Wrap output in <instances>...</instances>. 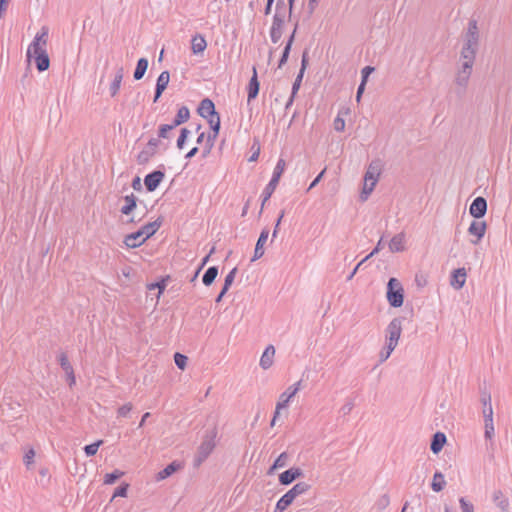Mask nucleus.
Masks as SVG:
<instances>
[{
	"label": "nucleus",
	"mask_w": 512,
	"mask_h": 512,
	"mask_svg": "<svg viewBox=\"0 0 512 512\" xmlns=\"http://www.w3.org/2000/svg\"><path fill=\"white\" fill-rule=\"evenodd\" d=\"M301 381L289 386L279 397L278 409H283L288 406L290 400L297 394L300 389Z\"/></svg>",
	"instance_id": "obj_11"
},
{
	"label": "nucleus",
	"mask_w": 512,
	"mask_h": 512,
	"mask_svg": "<svg viewBox=\"0 0 512 512\" xmlns=\"http://www.w3.org/2000/svg\"><path fill=\"white\" fill-rule=\"evenodd\" d=\"M481 402L483 404V408L484 407H488V405L491 404V395H490V393H488L487 391H482L481 392Z\"/></svg>",
	"instance_id": "obj_61"
},
{
	"label": "nucleus",
	"mask_w": 512,
	"mask_h": 512,
	"mask_svg": "<svg viewBox=\"0 0 512 512\" xmlns=\"http://www.w3.org/2000/svg\"><path fill=\"white\" fill-rule=\"evenodd\" d=\"M214 252H215V247H212V249L210 250L209 254L203 258V260H202V263H201L200 267L197 269V271L195 272V274H194V276H193V278H192V281H194V280L197 278V276H198V274H199L200 270H201V269L204 267V265L208 262L210 255H211V254H213Z\"/></svg>",
	"instance_id": "obj_57"
},
{
	"label": "nucleus",
	"mask_w": 512,
	"mask_h": 512,
	"mask_svg": "<svg viewBox=\"0 0 512 512\" xmlns=\"http://www.w3.org/2000/svg\"><path fill=\"white\" fill-rule=\"evenodd\" d=\"M170 81V73L169 71H163L157 78L156 87H155V95L154 102H157L161 97L162 93L167 88Z\"/></svg>",
	"instance_id": "obj_13"
},
{
	"label": "nucleus",
	"mask_w": 512,
	"mask_h": 512,
	"mask_svg": "<svg viewBox=\"0 0 512 512\" xmlns=\"http://www.w3.org/2000/svg\"><path fill=\"white\" fill-rule=\"evenodd\" d=\"M494 504L500 509L501 512H508L509 500L504 496L501 490H495L492 495Z\"/></svg>",
	"instance_id": "obj_23"
},
{
	"label": "nucleus",
	"mask_w": 512,
	"mask_h": 512,
	"mask_svg": "<svg viewBox=\"0 0 512 512\" xmlns=\"http://www.w3.org/2000/svg\"><path fill=\"white\" fill-rule=\"evenodd\" d=\"M148 68V60L146 58H140L137 61L136 68L134 70L133 77L135 80H141L145 75Z\"/></svg>",
	"instance_id": "obj_33"
},
{
	"label": "nucleus",
	"mask_w": 512,
	"mask_h": 512,
	"mask_svg": "<svg viewBox=\"0 0 512 512\" xmlns=\"http://www.w3.org/2000/svg\"><path fill=\"white\" fill-rule=\"evenodd\" d=\"M303 475L300 468H290L279 475V482L282 485H289Z\"/></svg>",
	"instance_id": "obj_15"
},
{
	"label": "nucleus",
	"mask_w": 512,
	"mask_h": 512,
	"mask_svg": "<svg viewBox=\"0 0 512 512\" xmlns=\"http://www.w3.org/2000/svg\"><path fill=\"white\" fill-rule=\"evenodd\" d=\"M146 240L142 234L137 230L125 236L123 243L127 248H137L141 246Z\"/></svg>",
	"instance_id": "obj_17"
},
{
	"label": "nucleus",
	"mask_w": 512,
	"mask_h": 512,
	"mask_svg": "<svg viewBox=\"0 0 512 512\" xmlns=\"http://www.w3.org/2000/svg\"><path fill=\"white\" fill-rule=\"evenodd\" d=\"M405 236L403 233L396 234L389 242V249L391 252H401L404 247Z\"/></svg>",
	"instance_id": "obj_26"
},
{
	"label": "nucleus",
	"mask_w": 512,
	"mask_h": 512,
	"mask_svg": "<svg viewBox=\"0 0 512 512\" xmlns=\"http://www.w3.org/2000/svg\"><path fill=\"white\" fill-rule=\"evenodd\" d=\"M206 119L208 120L211 130L216 133H219L220 125H221L219 113L216 112V115L208 116V118H206Z\"/></svg>",
	"instance_id": "obj_41"
},
{
	"label": "nucleus",
	"mask_w": 512,
	"mask_h": 512,
	"mask_svg": "<svg viewBox=\"0 0 512 512\" xmlns=\"http://www.w3.org/2000/svg\"><path fill=\"white\" fill-rule=\"evenodd\" d=\"M180 467H181V465L178 462L173 461L172 463L167 465L163 470H161L157 473L156 479L158 481L164 480V479L168 478L169 476H171L173 473H175L177 470H179Z\"/></svg>",
	"instance_id": "obj_27"
},
{
	"label": "nucleus",
	"mask_w": 512,
	"mask_h": 512,
	"mask_svg": "<svg viewBox=\"0 0 512 512\" xmlns=\"http://www.w3.org/2000/svg\"><path fill=\"white\" fill-rule=\"evenodd\" d=\"M298 27H299V22H298V20H297V21L295 22V24H294V29H293V31H292V33H291V35L289 36V38H288L287 43H286V45H285V46H287V47H289V48H291V47H292L293 42H294V40H295L296 32H297V30H298Z\"/></svg>",
	"instance_id": "obj_58"
},
{
	"label": "nucleus",
	"mask_w": 512,
	"mask_h": 512,
	"mask_svg": "<svg viewBox=\"0 0 512 512\" xmlns=\"http://www.w3.org/2000/svg\"><path fill=\"white\" fill-rule=\"evenodd\" d=\"M138 198L131 193L124 197L125 204L121 207L120 211L124 215H130L132 211L137 207Z\"/></svg>",
	"instance_id": "obj_25"
},
{
	"label": "nucleus",
	"mask_w": 512,
	"mask_h": 512,
	"mask_svg": "<svg viewBox=\"0 0 512 512\" xmlns=\"http://www.w3.org/2000/svg\"><path fill=\"white\" fill-rule=\"evenodd\" d=\"M483 416H484V422L489 423L493 422V408L492 404H489L488 407L483 408Z\"/></svg>",
	"instance_id": "obj_52"
},
{
	"label": "nucleus",
	"mask_w": 512,
	"mask_h": 512,
	"mask_svg": "<svg viewBox=\"0 0 512 512\" xmlns=\"http://www.w3.org/2000/svg\"><path fill=\"white\" fill-rule=\"evenodd\" d=\"M494 436L493 422L485 423V438L491 439Z\"/></svg>",
	"instance_id": "obj_59"
},
{
	"label": "nucleus",
	"mask_w": 512,
	"mask_h": 512,
	"mask_svg": "<svg viewBox=\"0 0 512 512\" xmlns=\"http://www.w3.org/2000/svg\"><path fill=\"white\" fill-rule=\"evenodd\" d=\"M377 182L371 180H364L363 189L360 194V198L362 201H366L369 195L372 193Z\"/></svg>",
	"instance_id": "obj_38"
},
{
	"label": "nucleus",
	"mask_w": 512,
	"mask_h": 512,
	"mask_svg": "<svg viewBox=\"0 0 512 512\" xmlns=\"http://www.w3.org/2000/svg\"><path fill=\"white\" fill-rule=\"evenodd\" d=\"M290 51H291V48H289L287 46L284 47L282 56H281V58L279 60V63H278V68H281L283 65L286 64V62H287V60L289 58Z\"/></svg>",
	"instance_id": "obj_56"
},
{
	"label": "nucleus",
	"mask_w": 512,
	"mask_h": 512,
	"mask_svg": "<svg viewBox=\"0 0 512 512\" xmlns=\"http://www.w3.org/2000/svg\"><path fill=\"white\" fill-rule=\"evenodd\" d=\"M476 52V49L463 47L461 50V59L463 60L462 64H468L470 67H473Z\"/></svg>",
	"instance_id": "obj_31"
},
{
	"label": "nucleus",
	"mask_w": 512,
	"mask_h": 512,
	"mask_svg": "<svg viewBox=\"0 0 512 512\" xmlns=\"http://www.w3.org/2000/svg\"><path fill=\"white\" fill-rule=\"evenodd\" d=\"M288 454L286 452H282L274 461L273 468H283L287 465Z\"/></svg>",
	"instance_id": "obj_46"
},
{
	"label": "nucleus",
	"mask_w": 512,
	"mask_h": 512,
	"mask_svg": "<svg viewBox=\"0 0 512 512\" xmlns=\"http://www.w3.org/2000/svg\"><path fill=\"white\" fill-rule=\"evenodd\" d=\"M381 168L379 162H372L370 163L365 176L364 180H371L374 182L378 181V178L380 176Z\"/></svg>",
	"instance_id": "obj_28"
},
{
	"label": "nucleus",
	"mask_w": 512,
	"mask_h": 512,
	"mask_svg": "<svg viewBox=\"0 0 512 512\" xmlns=\"http://www.w3.org/2000/svg\"><path fill=\"white\" fill-rule=\"evenodd\" d=\"M310 488H311V486L308 483H306V482H298L289 491H287L280 498V500L283 502V504L286 505V507H288L289 505L292 504V502L294 501V499L297 496L306 493Z\"/></svg>",
	"instance_id": "obj_6"
},
{
	"label": "nucleus",
	"mask_w": 512,
	"mask_h": 512,
	"mask_svg": "<svg viewBox=\"0 0 512 512\" xmlns=\"http://www.w3.org/2000/svg\"><path fill=\"white\" fill-rule=\"evenodd\" d=\"M274 355H275L274 346L268 345L260 358V366L262 369L267 370L272 366Z\"/></svg>",
	"instance_id": "obj_21"
},
{
	"label": "nucleus",
	"mask_w": 512,
	"mask_h": 512,
	"mask_svg": "<svg viewBox=\"0 0 512 512\" xmlns=\"http://www.w3.org/2000/svg\"><path fill=\"white\" fill-rule=\"evenodd\" d=\"M353 407H354V403H353L352 401H348V402H346V403L342 406V408H341V412H342L344 415H347V414H349V413L352 411Z\"/></svg>",
	"instance_id": "obj_64"
},
{
	"label": "nucleus",
	"mask_w": 512,
	"mask_h": 512,
	"mask_svg": "<svg viewBox=\"0 0 512 512\" xmlns=\"http://www.w3.org/2000/svg\"><path fill=\"white\" fill-rule=\"evenodd\" d=\"M285 167H286V162L284 159L280 158L274 168V171H273V175H272V178L271 180L279 183V180L285 170Z\"/></svg>",
	"instance_id": "obj_37"
},
{
	"label": "nucleus",
	"mask_w": 512,
	"mask_h": 512,
	"mask_svg": "<svg viewBox=\"0 0 512 512\" xmlns=\"http://www.w3.org/2000/svg\"><path fill=\"white\" fill-rule=\"evenodd\" d=\"M175 127L172 124H162L159 126L158 138L169 139L170 133Z\"/></svg>",
	"instance_id": "obj_42"
},
{
	"label": "nucleus",
	"mask_w": 512,
	"mask_h": 512,
	"mask_svg": "<svg viewBox=\"0 0 512 512\" xmlns=\"http://www.w3.org/2000/svg\"><path fill=\"white\" fill-rule=\"evenodd\" d=\"M123 76H124V68L122 66L117 67L115 75H114V79L111 82L110 87H109L111 97H115L118 94L120 87H121L122 80H123Z\"/></svg>",
	"instance_id": "obj_18"
},
{
	"label": "nucleus",
	"mask_w": 512,
	"mask_h": 512,
	"mask_svg": "<svg viewBox=\"0 0 512 512\" xmlns=\"http://www.w3.org/2000/svg\"><path fill=\"white\" fill-rule=\"evenodd\" d=\"M459 503L462 512H474L473 505L467 502L464 498H460Z\"/></svg>",
	"instance_id": "obj_53"
},
{
	"label": "nucleus",
	"mask_w": 512,
	"mask_h": 512,
	"mask_svg": "<svg viewBox=\"0 0 512 512\" xmlns=\"http://www.w3.org/2000/svg\"><path fill=\"white\" fill-rule=\"evenodd\" d=\"M303 75H304V73H302V72L298 73V75H297V77H296V79H295V81H294V83L292 85V93H293V95L297 94V92H298V90L300 88L302 79H303Z\"/></svg>",
	"instance_id": "obj_54"
},
{
	"label": "nucleus",
	"mask_w": 512,
	"mask_h": 512,
	"mask_svg": "<svg viewBox=\"0 0 512 512\" xmlns=\"http://www.w3.org/2000/svg\"><path fill=\"white\" fill-rule=\"evenodd\" d=\"M190 118V111L186 106H181L178 109V112L171 123L174 127H177L185 122H187Z\"/></svg>",
	"instance_id": "obj_29"
},
{
	"label": "nucleus",
	"mask_w": 512,
	"mask_h": 512,
	"mask_svg": "<svg viewBox=\"0 0 512 512\" xmlns=\"http://www.w3.org/2000/svg\"><path fill=\"white\" fill-rule=\"evenodd\" d=\"M207 47L205 38L201 35H196L192 38L191 49L194 54L202 53Z\"/></svg>",
	"instance_id": "obj_30"
},
{
	"label": "nucleus",
	"mask_w": 512,
	"mask_h": 512,
	"mask_svg": "<svg viewBox=\"0 0 512 512\" xmlns=\"http://www.w3.org/2000/svg\"><path fill=\"white\" fill-rule=\"evenodd\" d=\"M123 475H124L123 471L115 469L113 472L105 474L103 483L105 485H111V484L115 483Z\"/></svg>",
	"instance_id": "obj_39"
},
{
	"label": "nucleus",
	"mask_w": 512,
	"mask_h": 512,
	"mask_svg": "<svg viewBox=\"0 0 512 512\" xmlns=\"http://www.w3.org/2000/svg\"><path fill=\"white\" fill-rule=\"evenodd\" d=\"M277 185H278L277 182H275L273 180H270L269 183L264 188V190L262 192V195H261L262 196V208H261V210L263 209V206L265 205V203L270 199V197L274 193Z\"/></svg>",
	"instance_id": "obj_36"
},
{
	"label": "nucleus",
	"mask_w": 512,
	"mask_h": 512,
	"mask_svg": "<svg viewBox=\"0 0 512 512\" xmlns=\"http://www.w3.org/2000/svg\"><path fill=\"white\" fill-rule=\"evenodd\" d=\"M467 278V271L464 267L455 269L450 277V285L455 290H460L465 285Z\"/></svg>",
	"instance_id": "obj_12"
},
{
	"label": "nucleus",
	"mask_w": 512,
	"mask_h": 512,
	"mask_svg": "<svg viewBox=\"0 0 512 512\" xmlns=\"http://www.w3.org/2000/svg\"><path fill=\"white\" fill-rule=\"evenodd\" d=\"M174 361H175L176 366H177L180 370H184V369L186 368L188 358H187V356H185L184 354H181V353H179V352H176V353L174 354Z\"/></svg>",
	"instance_id": "obj_44"
},
{
	"label": "nucleus",
	"mask_w": 512,
	"mask_h": 512,
	"mask_svg": "<svg viewBox=\"0 0 512 512\" xmlns=\"http://www.w3.org/2000/svg\"><path fill=\"white\" fill-rule=\"evenodd\" d=\"M288 13H274L270 28V38L273 43H278L282 37L285 21Z\"/></svg>",
	"instance_id": "obj_5"
},
{
	"label": "nucleus",
	"mask_w": 512,
	"mask_h": 512,
	"mask_svg": "<svg viewBox=\"0 0 512 512\" xmlns=\"http://www.w3.org/2000/svg\"><path fill=\"white\" fill-rule=\"evenodd\" d=\"M198 113L203 118H208V116L216 115L215 105L212 100L209 98H205L201 101Z\"/></svg>",
	"instance_id": "obj_20"
},
{
	"label": "nucleus",
	"mask_w": 512,
	"mask_h": 512,
	"mask_svg": "<svg viewBox=\"0 0 512 512\" xmlns=\"http://www.w3.org/2000/svg\"><path fill=\"white\" fill-rule=\"evenodd\" d=\"M129 488L128 483H122L113 493L112 499L116 497H126Z\"/></svg>",
	"instance_id": "obj_49"
},
{
	"label": "nucleus",
	"mask_w": 512,
	"mask_h": 512,
	"mask_svg": "<svg viewBox=\"0 0 512 512\" xmlns=\"http://www.w3.org/2000/svg\"><path fill=\"white\" fill-rule=\"evenodd\" d=\"M284 215H285V211H284V210H282V211H281V213H280V215H279V217H278V219H277V221H276V224H275V227H274V230H273V233H272V240H273L274 238H276V236H277V233H278V231H279V226H280V223H281V221H282V219H283Z\"/></svg>",
	"instance_id": "obj_62"
},
{
	"label": "nucleus",
	"mask_w": 512,
	"mask_h": 512,
	"mask_svg": "<svg viewBox=\"0 0 512 512\" xmlns=\"http://www.w3.org/2000/svg\"><path fill=\"white\" fill-rule=\"evenodd\" d=\"M333 127L336 131L342 132L345 129V120L341 117V112L337 115V117L334 119Z\"/></svg>",
	"instance_id": "obj_50"
},
{
	"label": "nucleus",
	"mask_w": 512,
	"mask_h": 512,
	"mask_svg": "<svg viewBox=\"0 0 512 512\" xmlns=\"http://www.w3.org/2000/svg\"><path fill=\"white\" fill-rule=\"evenodd\" d=\"M402 332V319L394 318L386 328V340L390 350H394L398 344Z\"/></svg>",
	"instance_id": "obj_4"
},
{
	"label": "nucleus",
	"mask_w": 512,
	"mask_h": 512,
	"mask_svg": "<svg viewBox=\"0 0 512 512\" xmlns=\"http://www.w3.org/2000/svg\"><path fill=\"white\" fill-rule=\"evenodd\" d=\"M161 220L160 219H157L153 222H149L145 225H143L140 229H139V232L142 234V236L144 237L145 240L149 239L150 237H152L157 231L158 229L160 228L161 226Z\"/></svg>",
	"instance_id": "obj_22"
},
{
	"label": "nucleus",
	"mask_w": 512,
	"mask_h": 512,
	"mask_svg": "<svg viewBox=\"0 0 512 512\" xmlns=\"http://www.w3.org/2000/svg\"><path fill=\"white\" fill-rule=\"evenodd\" d=\"M189 134H190V131L187 128H182L180 130V135L177 139V148L178 149H183Z\"/></svg>",
	"instance_id": "obj_47"
},
{
	"label": "nucleus",
	"mask_w": 512,
	"mask_h": 512,
	"mask_svg": "<svg viewBox=\"0 0 512 512\" xmlns=\"http://www.w3.org/2000/svg\"><path fill=\"white\" fill-rule=\"evenodd\" d=\"M165 173L161 170H155L147 174L144 178V184L148 192H153L163 181Z\"/></svg>",
	"instance_id": "obj_8"
},
{
	"label": "nucleus",
	"mask_w": 512,
	"mask_h": 512,
	"mask_svg": "<svg viewBox=\"0 0 512 512\" xmlns=\"http://www.w3.org/2000/svg\"><path fill=\"white\" fill-rule=\"evenodd\" d=\"M486 229H487V225H486L485 221H477V220L472 221L468 228V233L472 236H475L476 239L471 240V242L475 245L478 244L481 241V239L484 237Z\"/></svg>",
	"instance_id": "obj_10"
},
{
	"label": "nucleus",
	"mask_w": 512,
	"mask_h": 512,
	"mask_svg": "<svg viewBox=\"0 0 512 512\" xmlns=\"http://www.w3.org/2000/svg\"><path fill=\"white\" fill-rule=\"evenodd\" d=\"M237 274V268L234 267L225 277L224 285L225 289H229L235 279V276Z\"/></svg>",
	"instance_id": "obj_51"
},
{
	"label": "nucleus",
	"mask_w": 512,
	"mask_h": 512,
	"mask_svg": "<svg viewBox=\"0 0 512 512\" xmlns=\"http://www.w3.org/2000/svg\"><path fill=\"white\" fill-rule=\"evenodd\" d=\"M58 361H59L61 368L63 369V371L65 373H71V369L73 367H72L71 363L69 362L66 353H64V352L60 353L58 356Z\"/></svg>",
	"instance_id": "obj_43"
},
{
	"label": "nucleus",
	"mask_w": 512,
	"mask_h": 512,
	"mask_svg": "<svg viewBox=\"0 0 512 512\" xmlns=\"http://www.w3.org/2000/svg\"><path fill=\"white\" fill-rule=\"evenodd\" d=\"M445 485L446 481L444 479V475L439 471L435 472L431 483L432 490L435 492H440L444 489Z\"/></svg>",
	"instance_id": "obj_34"
},
{
	"label": "nucleus",
	"mask_w": 512,
	"mask_h": 512,
	"mask_svg": "<svg viewBox=\"0 0 512 512\" xmlns=\"http://www.w3.org/2000/svg\"><path fill=\"white\" fill-rule=\"evenodd\" d=\"M268 236H269V230H268V228H264L261 231L260 236L256 242L254 255L251 259L252 262L260 259L264 255V245L268 239Z\"/></svg>",
	"instance_id": "obj_14"
},
{
	"label": "nucleus",
	"mask_w": 512,
	"mask_h": 512,
	"mask_svg": "<svg viewBox=\"0 0 512 512\" xmlns=\"http://www.w3.org/2000/svg\"><path fill=\"white\" fill-rule=\"evenodd\" d=\"M259 87H260V84H259V81H258V78H257L256 68L253 67V76L251 77V79L249 81V84H248V87H247V90H248V97H247L248 103L251 102L253 99H255L258 96Z\"/></svg>",
	"instance_id": "obj_19"
},
{
	"label": "nucleus",
	"mask_w": 512,
	"mask_h": 512,
	"mask_svg": "<svg viewBox=\"0 0 512 512\" xmlns=\"http://www.w3.org/2000/svg\"><path fill=\"white\" fill-rule=\"evenodd\" d=\"M133 406L131 403H126L124 405H122L119 409H118V416L120 417H126L129 412L132 410Z\"/></svg>",
	"instance_id": "obj_55"
},
{
	"label": "nucleus",
	"mask_w": 512,
	"mask_h": 512,
	"mask_svg": "<svg viewBox=\"0 0 512 512\" xmlns=\"http://www.w3.org/2000/svg\"><path fill=\"white\" fill-rule=\"evenodd\" d=\"M479 44V31L476 20H470L468 23V29L465 36V43L463 47L478 49Z\"/></svg>",
	"instance_id": "obj_7"
},
{
	"label": "nucleus",
	"mask_w": 512,
	"mask_h": 512,
	"mask_svg": "<svg viewBox=\"0 0 512 512\" xmlns=\"http://www.w3.org/2000/svg\"><path fill=\"white\" fill-rule=\"evenodd\" d=\"M487 212V201L484 197H476L470 205L469 213L474 218H482Z\"/></svg>",
	"instance_id": "obj_9"
},
{
	"label": "nucleus",
	"mask_w": 512,
	"mask_h": 512,
	"mask_svg": "<svg viewBox=\"0 0 512 512\" xmlns=\"http://www.w3.org/2000/svg\"><path fill=\"white\" fill-rule=\"evenodd\" d=\"M218 275V268L216 266L209 267L202 277V282L205 286H210Z\"/></svg>",
	"instance_id": "obj_35"
},
{
	"label": "nucleus",
	"mask_w": 512,
	"mask_h": 512,
	"mask_svg": "<svg viewBox=\"0 0 512 512\" xmlns=\"http://www.w3.org/2000/svg\"><path fill=\"white\" fill-rule=\"evenodd\" d=\"M472 68L473 67H470L468 64L461 65V68L459 69L455 78V83L458 86L462 88H465L467 86L469 78L471 76Z\"/></svg>",
	"instance_id": "obj_16"
},
{
	"label": "nucleus",
	"mask_w": 512,
	"mask_h": 512,
	"mask_svg": "<svg viewBox=\"0 0 512 512\" xmlns=\"http://www.w3.org/2000/svg\"><path fill=\"white\" fill-rule=\"evenodd\" d=\"M387 301L394 308L401 307L404 301V289L400 281L396 278H390L387 283Z\"/></svg>",
	"instance_id": "obj_3"
},
{
	"label": "nucleus",
	"mask_w": 512,
	"mask_h": 512,
	"mask_svg": "<svg viewBox=\"0 0 512 512\" xmlns=\"http://www.w3.org/2000/svg\"><path fill=\"white\" fill-rule=\"evenodd\" d=\"M48 36L49 28L42 26L27 48V60L31 61V59L34 58L36 68L39 72L48 70L50 66V58L47 53Z\"/></svg>",
	"instance_id": "obj_1"
},
{
	"label": "nucleus",
	"mask_w": 512,
	"mask_h": 512,
	"mask_svg": "<svg viewBox=\"0 0 512 512\" xmlns=\"http://www.w3.org/2000/svg\"><path fill=\"white\" fill-rule=\"evenodd\" d=\"M446 435L443 432H436L431 440L430 449L434 454H438L446 443Z\"/></svg>",
	"instance_id": "obj_24"
},
{
	"label": "nucleus",
	"mask_w": 512,
	"mask_h": 512,
	"mask_svg": "<svg viewBox=\"0 0 512 512\" xmlns=\"http://www.w3.org/2000/svg\"><path fill=\"white\" fill-rule=\"evenodd\" d=\"M216 435H217V433L215 430H212L205 434L203 441L200 444L197 454L195 455V458H194V466L195 467H199L214 450V448L216 446V443H215Z\"/></svg>",
	"instance_id": "obj_2"
},
{
	"label": "nucleus",
	"mask_w": 512,
	"mask_h": 512,
	"mask_svg": "<svg viewBox=\"0 0 512 512\" xmlns=\"http://www.w3.org/2000/svg\"><path fill=\"white\" fill-rule=\"evenodd\" d=\"M374 71V67H371V66H365L362 71H361V75H362V82H367V79L369 77V75Z\"/></svg>",
	"instance_id": "obj_60"
},
{
	"label": "nucleus",
	"mask_w": 512,
	"mask_h": 512,
	"mask_svg": "<svg viewBox=\"0 0 512 512\" xmlns=\"http://www.w3.org/2000/svg\"><path fill=\"white\" fill-rule=\"evenodd\" d=\"M35 451L33 448H30L24 455L23 461L27 469H30L31 465L34 463Z\"/></svg>",
	"instance_id": "obj_48"
},
{
	"label": "nucleus",
	"mask_w": 512,
	"mask_h": 512,
	"mask_svg": "<svg viewBox=\"0 0 512 512\" xmlns=\"http://www.w3.org/2000/svg\"><path fill=\"white\" fill-rule=\"evenodd\" d=\"M103 443L102 440H98L92 444H89V445H86L84 447V451L86 453L87 456H94L97 451H98V448L100 447V445Z\"/></svg>",
	"instance_id": "obj_45"
},
{
	"label": "nucleus",
	"mask_w": 512,
	"mask_h": 512,
	"mask_svg": "<svg viewBox=\"0 0 512 512\" xmlns=\"http://www.w3.org/2000/svg\"><path fill=\"white\" fill-rule=\"evenodd\" d=\"M392 352H393V350H390L388 348V345H386L385 350H382L379 354L380 362L382 363V362L386 361L390 357Z\"/></svg>",
	"instance_id": "obj_63"
},
{
	"label": "nucleus",
	"mask_w": 512,
	"mask_h": 512,
	"mask_svg": "<svg viewBox=\"0 0 512 512\" xmlns=\"http://www.w3.org/2000/svg\"><path fill=\"white\" fill-rule=\"evenodd\" d=\"M275 13H288V21L292 20V12H290V5H287L285 0L276 1Z\"/></svg>",
	"instance_id": "obj_40"
},
{
	"label": "nucleus",
	"mask_w": 512,
	"mask_h": 512,
	"mask_svg": "<svg viewBox=\"0 0 512 512\" xmlns=\"http://www.w3.org/2000/svg\"><path fill=\"white\" fill-rule=\"evenodd\" d=\"M157 153L154 148L148 147L147 145L144 149L138 154L137 162L140 165H144L150 161V159Z\"/></svg>",
	"instance_id": "obj_32"
}]
</instances>
